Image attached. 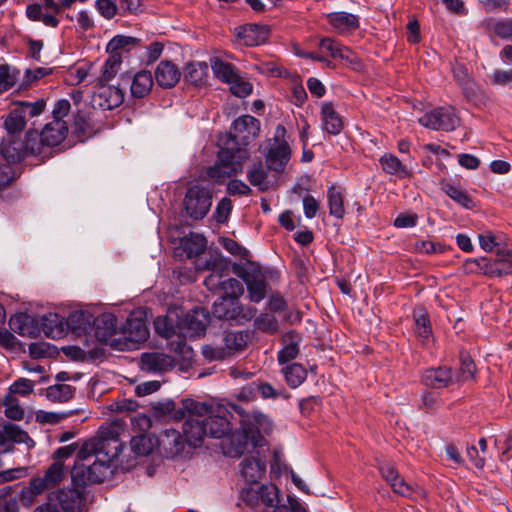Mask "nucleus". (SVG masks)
Returning a JSON list of instances; mask_svg holds the SVG:
<instances>
[{
  "label": "nucleus",
  "instance_id": "obj_1",
  "mask_svg": "<svg viewBox=\"0 0 512 512\" xmlns=\"http://www.w3.org/2000/svg\"><path fill=\"white\" fill-rule=\"evenodd\" d=\"M124 430L123 421L113 420L101 425L96 436L83 442L71 470L75 485L84 487L104 481L112 461L122 452L119 437Z\"/></svg>",
  "mask_w": 512,
  "mask_h": 512
},
{
  "label": "nucleus",
  "instance_id": "obj_2",
  "mask_svg": "<svg viewBox=\"0 0 512 512\" xmlns=\"http://www.w3.org/2000/svg\"><path fill=\"white\" fill-rule=\"evenodd\" d=\"M260 132V121L253 116L243 115L233 122L229 134L220 138L218 162L207 170V175L217 181L231 177L242 171L248 158L245 149Z\"/></svg>",
  "mask_w": 512,
  "mask_h": 512
},
{
  "label": "nucleus",
  "instance_id": "obj_3",
  "mask_svg": "<svg viewBox=\"0 0 512 512\" xmlns=\"http://www.w3.org/2000/svg\"><path fill=\"white\" fill-rule=\"evenodd\" d=\"M162 411L173 412V418L185 419L183 423V436L189 446L194 448L202 445L203 440L208 436L204 417L208 415L209 409L206 403L197 402L193 399H184L181 407L175 408L174 402H167L162 405Z\"/></svg>",
  "mask_w": 512,
  "mask_h": 512
},
{
  "label": "nucleus",
  "instance_id": "obj_4",
  "mask_svg": "<svg viewBox=\"0 0 512 512\" xmlns=\"http://www.w3.org/2000/svg\"><path fill=\"white\" fill-rule=\"evenodd\" d=\"M285 134V127L278 125L274 137L265 141L261 150L268 169L277 174L285 171L292 155L291 147L284 139Z\"/></svg>",
  "mask_w": 512,
  "mask_h": 512
},
{
  "label": "nucleus",
  "instance_id": "obj_5",
  "mask_svg": "<svg viewBox=\"0 0 512 512\" xmlns=\"http://www.w3.org/2000/svg\"><path fill=\"white\" fill-rule=\"evenodd\" d=\"M241 499L251 507H257L260 504L274 507L279 502V489L272 483H245L241 489Z\"/></svg>",
  "mask_w": 512,
  "mask_h": 512
},
{
  "label": "nucleus",
  "instance_id": "obj_6",
  "mask_svg": "<svg viewBox=\"0 0 512 512\" xmlns=\"http://www.w3.org/2000/svg\"><path fill=\"white\" fill-rule=\"evenodd\" d=\"M183 205L189 217L194 220L203 219L211 208L212 192L202 185H193L188 188Z\"/></svg>",
  "mask_w": 512,
  "mask_h": 512
},
{
  "label": "nucleus",
  "instance_id": "obj_7",
  "mask_svg": "<svg viewBox=\"0 0 512 512\" xmlns=\"http://www.w3.org/2000/svg\"><path fill=\"white\" fill-rule=\"evenodd\" d=\"M209 314L205 308L197 307L179 317L177 330L183 337H196L202 335L209 325Z\"/></svg>",
  "mask_w": 512,
  "mask_h": 512
},
{
  "label": "nucleus",
  "instance_id": "obj_8",
  "mask_svg": "<svg viewBox=\"0 0 512 512\" xmlns=\"http://www.w3.org/2000/svg\"><path fill=\"white\" fill-rule=\"evenodd\" d=\"M419 123L434 130L452 131L458 126L459 118L450 107H440L425 113Z\"/></svg>",
  "mask_w": 512,
  "mask_h": 512
},
{
  "label": "nucleus",
  "instance_id": "obj_9",
  "mask_svg": "<svg viewBox=\"0 0 512 512\" xmlns=\"http://www.w3.org/2000/svg\"><path fill=\"white\" fill-rule=\"evenodd\" d=\"M209 413L204 417L208 436L222 438L231 431V423L228 419V410L220 404L208 405Z\"/></svg>",
  "mask_w": 512,
  "mask_h": 512
},
{
  "label": "nucleus",
  "instance_id": "obj_10",
  "mask_svg": "<svg viewBox=\"0 0 512 512\" xmlns=\"http://www.w3.org/2000/svg\"><path fill=\"white\" fill-rule=\"evenodd\" d=\"M124 101L123 91L113 85L101 83L92 96V105L102 110H112Z\"/></svg>",
  "mask_w": 512,
  "mask_h": 512
},
{
  "label": "nucleus",
  "instance_id": "obj_11",
  "mask_svg": "<svg viewBox=\"0 0 512 512\" xmlns=\"http://www.w3.org/2000/svg\"><path fill=\"white\" fill-rule=\"evenodd\" d=\"M49 498L64 512H81L84 506V497L77 489H61L51 494Z\"/></svg>",
  "mask_w": 512,
  "mask_h": 512
},
{
  "label": "nucleus",
  "instance_id": "obj_12",
  "mask_svg": "<svg viewBox=\"0 0 512 512\" xmlns=\"http://www.w3.org/2000/svg\"><path fill=\"white\" fill-rule=\"evenodd\" d=\"M422 383L432 389L447 388L455 383L453 370L447 366L426 369L421 377Z\"/></svg>",
  "mask_w": 512,
  "mask_h": 512
},
{
  "label": "nucleus",
  "instance_id": "obj_13",
  "mask_svg": "<svg viewBox=\"0 0 512 512\" xmlns=\"http://www.w3.org/2000/svg\"><path fill=\"white\" fill-rule=\"evenodd\" d=\"M251 271L244 269L242 277L247 285L249 298L252 302L259 303L266 296V282L260 270L250 265Z\"/></svg>",
  "mask_w": 512,
  "mask_h": 512
},
{
  "label": "nucleus",
  "instance_id": "obj_14",
  "mask_svg": "<svg viewBox=\"0 0 512 512\" xmlns=\"http://www.w3.org/2000/svg\"><path fill=\"white\" fill-rule=\"evenodd\" d=\"M175 366L174 359L164 353L150 352L141 356L140 367L147 372H165Z\"/></svg>",
  "mask_w": 512,
  "mask_h": 512
},
{
  "label": "nucleus",
  "instance_id": "obj_15",
  "mask_svg": "<svg viewBox=\"0 0 512 512\" xmlns=\"http://www.w3.org/2000/svg\"><path fill=\"white\" fill-rule=\"evenodd\" d=\"M266 471V462L255 455L244 457L240 463V474L246 483L259 482Z\"/></svg>",
  "mask_w": 512,
  "mask_h": 512
},
{
  "label": "nucleus",
  "instance_id": "obj_16",
  "mask_svg": "<svg viewBox=\"0 0 512 512\" xmlns=\"http://www.w3.org/2000/svg\"><path fill=\"white\" fill-rule=\"evenodd\" d=\"M0 152L9 163H18L26 157L24 142L13 135L3 137Z\"/></svg>",
  "mask_w": 512,
  "mask_h": 512
},
{
  "label": "nucleus",
  "instance_id": "obj_17",
  "mask_svg": "<svg viewBox=\"0 0 512 512\" xmlns=\"http://www.w3.org/2000/svg\"><path fill=\"white\" fill-rule=\"evenodd\" d=\"M181 78L179 68L171 61L162 60L155 69V79L163 88L174 87Z\"/></svg>",
  "mask_w": 512,
  "mask_h": 512
},
{
  "label": "nucleus",
  "instance_id": "obj_18",
  "mask_svg": "<svg viewBox=\"0 0 512 512\" xmlns=\"http://www.w3.org/2000/svg\"><path fill=\"white\" fill-rule=\"evenodd\" d=\"M382 477L389 483L393 491L399 495L410 497L413 494V486L407 483L390 464L380 466Z\"/></svg>",
  "mask_w": 512,
  "mask_h": 512
},
{
  "label": "nucleus",
  "instance_id": "obj_19",
  "mask_svg": "<svg viewBox=\"0 0 512 512\" xmlns=\"http://www.w3.org/2000/svg\"><path fill=\"white\" fill-rule=\"evenodd\" d=\"M10 442L24 443L28 449L35 446L34 440L28 433L12 423L5 424L0 430V449L6 447Z\"/></svg>",
  "mask_w": 512,
  "mask_h": 512
},
{
  "label": "nucleus",
  "instance_id": "obj_20",
  "mask_svg": "<svg viewBox=\"0 0 512 512\" xmlns=\"http://www.w3.org/2000/svg\"><path fill=\"white\" fill-rule=\"evenodd\" d=\"M237 35L246 46H258L268 39L269 29L263 25L248 24L240 27Z\"/></svg>",
  "mask_w": 512,
  "mask_h": 512
},
{
  "label": "nucleus",
  "instance_id": "obj_21",
  "mask_svg": "<svg viewBox=\"0 0 512 512\" xmlns=\"http://www.w3.org/2000/svg\"><path fill=\"white\" fill-rule=\"evenodd\" d=\"M68 127L65 121L52 120L41 132V139L47 147L59 145L67 136Z\"/></svg>",
  "mask_w": 512,
  "mask_h": 512
},
{
  "label": "nucleus",
  "instance_id": "obj_22",
  "mask_svg": "<svg viewBox=\"0 0 512 512\" xmlns=\"http://www.w3.org/2000/svg\"><path fill=\"white\" fill-rule=\"evenodd\" d=\"M283 348L278 352L277 360L280 365L290 364L299 354L300 337L293 331L286 333L283 338Z\"/></svg>",
  "mask_w": 512,
  "mask_h": 512
},
{
  "label": "nucleus",
  "instance_id": "obj_23",
  "mask_svg": "<svg viewBox=\"0 0 512 512\" xmlns=\"http://www.w3.org/2000/svg\"><path fill=\"white\" fill-rule=\"evenodd\" d=\"M321 120L325 131L338 135L343 129V121L331 102H324L321 107Z\"/></svg>",
  "mask_w": 512,
  "mask_h": 512
},
{
  "label": "nucleus",
  "instance_id": "obj_24",
  "mask_svg": "<svg viewBox=\"0 0 512 512\" xmlns=\"http://www.w3.org/2000/svg\"><path fill=\"white\" fill-rule=\"evenodd\" d=\"M414 332L417 338L425 344L432 335V328L429 315L422 306L413 309Z\"/></svg>",
  "mask_w": 512,
  "mask_h": 512
},
{
  "label": "nucleus",
  "instance_id": "obj_25",
  "mask_svg": "<svg viewBox=\"0 0 512 512\" xmlns=\"http://www.w3.org/2000/svg\"><path fill=\"white\" fill-rule=\"evenodd\" d=\"M183 435L175 429H167L158 439L161 446L169 456H176L184 450Z\"/></svg>",
  "mask_w": 512,
  "mask_h": 512
},
{
  "label": "nucleus",
  "instance_id": "obj_26",
  "mask_svg": "<svg viewBox=\"0 0 512 512\" xmlns=\"http://www.w3.org/2000/svg\"><path fill=\"white\" fill-rule=\"evenodd\" d=\"M206 248V239L199 234H191L189 237H185L181 240V244L176 248V255L181 256L179 250L185 253L186 258H193L204 252Z\"/></svg>",
  "mask_w": 512,
  "mask_h": 512
},
{
  "label": "nucleus",
  "instance_id": "obj_27",
  "mask_svg": "<svg viewBox=\"0 0 512 512\" xmlns=\"http://www.w3.org/2000/svg\"><path fill=\"white\" fill-rule=\"evenodd\" d=\"M153 87V77L150 71L141 70L132 79L130 91L134 98H144Z\"/></svg>",
  "mask_w": 512,
  "mask_h": 512
},
{
  "label": "nucleus",
  "instance_id": "obj_28",
  "mask_svg": "<svg viewBox=\"0 0 512 512\" xmlns=\"http://www.w3.org/2000/svg\"><path fill=\"white\" fill-rule=\"evenodd\" d=\"M327 18L331 26L341 34L358 27L357 17L347 12H333Z\"/></svg>",
  "mask_w": 512,
  "mask_h": 512
},
{
  "label": "nucleus",
  "instance_id": "obj_29",
  "mask_svg": "<svg viewBox=\"0 0 512 512\" xmlns=\"http://www.w3.org/2000/svg\"><path fill=\"white\" fill-rule=\"evenodd\" d=\"M50 488L51 486L43 477H34L30 480L29 485L23 488L20 495L21 502L30 506L38 495Z\"/></svg>",
  "mask_w": 512,
  "mask_h": 512
},
{
  "label": "nucleus",
  "instance_id": "obj_30",
  "mask_svg": "<svg viewBox=\"0 0 512 512\" xmlns=\"http://www.w3.org/2000/svg\"><path fill=\"white\" fill-rule=\"evenodd\" d=\"M117 319L113 314H102L94 321L95 335L101 341H106L117 331Z\"/></svg>",
  "mask_w": 512,
  "mask_h": 512
},
{
  "label": "nucleus",
  "instance_id": "obj_31",
  "mask_svg": "<svg viewBox=\"0 0 512 512\" xmlns=\"http://www.w3.org/2000/svg\"><path fill=\"white\" fill-rule=\"evenodd\" d=\"M379 162L382 170L387 174L394 175L399 178L409 176L407 167L393 154H384L380 157Z\"/></svg>",
  "mask_w": 512,
  "mask_h": 512
},
{
  "label": "nucleus",
  "instance_id": "obj_32",
  "mask_svg": "<svg viewBox=\"0 0 512 512\" xmlns=\"http://www.w3.org/2000/svg\"><path fill=\"white\" fill-rule=\"evenodd\" d=\"M463 271L466 274H482L487 277H493L492 259L469 258L463 263Z\"/></svg>",
  "mask_w": 512,
  "mask_h": 512
},
{
  "label": "nucleus",
  "instance_id": "obj_33",
  "mask_svg": "<svg viewBox=\"0 0 512 512\" xmlns=\"http://www.w3.org/2000/svg\"><path fill=\"white\" fill-rule=\"evenodd\" d=\"M207 76L208 65L205 62H193L185 67L184 80L188 83L202 85L206 82Z\"/></svg>",
  "mask_w": 512,
  "mask_h": 512
},
{
  "label": "nucleus",
  "instance_id": "obj_34",
  "mask_svg": "<svg viewBox=\"0 0 512 512\" xmlns=\"http://www.w3.org/2000/svg\"><path fill=\"white\" fill-rule=\"evenodd\" d=\"M211 68L215 76L222 82L230 84L238 80V72L235 67L228 62H224L219 58L211 60Z\"/></svg>",
  "mask_w": 512,
  "mask_h": 512
},
{
  "label": "nucleus",
  "instance_id": "obj_35",
  "mask_svg": "<svg viewBox=\"0 0 512 512\" xmlns=\"http://www.w3.org/2000/svg\"><path fill=\"white\" fill-rule=\"evenodd\" d=\"M282 374L285 377L286 383L291 388L300 386L307 377L306 369L298 363H290L282 365Z\"/></svg>",
  "mask_w": 512,
  "mask_h": 512
},
{
  "label": "nucleus",
  "instance_id": "obj_36",
  "mask_svg": "<svg viewBox=\"0 0 512 512\" xmlns=\"http://www.w3.org/2000/svg\"><path fill=\"white\" fill-rule=\"evenodd\" d=\"M236 304L237 301H234L231 297L220 296L213 303L212 313L219 319H232L237 314Z\"/></svg>",
  "mask_w": 512,
  "mask_h": 512
},
{
  "label": "nucleus",
  "instance_id": "obj_37",
  "mask_svg": "<svg viewBox=\"0 0 512 512\" xmlns=\"http://www.w3.org/2000/svg\"><path fill=\"white\" fill-rule=\"evenodd\" d=\"M130 445L135 454L145 456L158 446V439L150 435L140 434L132 437Z\"/></svg>",
  "mask_w": 512,
  "mask_h": 512
},
{
  "label": "nucleus",
  "instance_id": "obj_38",
  "mask_svg": "<svg viewBox=\"0 0 512 512\" xmlns=\"http://www.w3.org/2000/svg\"><path fill=\"white\" fill-rule=\"evenodd\" d=\"M25 125L26 120L17 106L4 117L3 126L7 135L16 136L25 128Z\"/></svg>",
  "mask_w": 512,
  "mask_h": 512
},
{
  "label": "nucleus",
  "instance_id": "obj_39",
  "mask_svg": "<svg viewBox=\"0 0 512 512\" xmlns=\"http://www.w3.org/2000/svg\"><path fill=\"white\" fill-rule=\"evenodd\" d=\"M247 178L250 184L257 187L260 191L269 189L268 173L261 163L253 164L247 170Z\"/></svg>",
  "mask_w": 512,
  "mask_h": 512
},
{
  "label": "nucleus",
  "instance_id": "obj_40",
  "mask_svg": "<svg viewBox=\"0 0 512 512\" xmlns=\"http://www.w3.org/2000/svg\"><path fill=\"white\" fill-rule=\"evenodd\" d=\"M75 392V387L69 384H55L46 389V397L55 403H64L69 401Z\"/></svg>",
  "mask_w": 512,
  "mask_h": 512
},
{
  "label": "nucleus",
  "instance_id": "obj_41",
  "mask_svg": "<svg viewBox=\"0 0 512 512\" xmlns=\"http://www.w3.org/2000/svg\"><path fill=\"white\" fill-rule=\"evenodd\" d=\"M329 213L335 218L342 219L345 215L344 200L342 193L331 186L327 192Z\"/></svg>",
  "mask_w": 512,
  "mask_h": 512
},
{
  "label": "nucleus",
  "instance_id": "obj_42",
  "mask_svg": "<svg viewBox=\"0 0 512 512\" xmlns=\"http://www.w3.org/2000/svg\"><path fill=\"white\" fill-rule=\"evenodd\" d=\"M32 318L26 314H17L10 318V329L21 336H31L34 333Z\"/></svg>",
  "mask_w": 512,
  "mask_h": 512
},
{
  "label": "nucleus",
  "instance_id": "obj_43",
  "mask_svg": "<svg viewBox=\"0 0 512 512\" xmlns=\"http://www.w3.org/2000/svg\"><path fill=\"white\" fill-rule=\"evenodd\" d=\"M250 341V334L248 332H230L224 337V343L229 352L242 351Z\"/></svg>",
  "mask_w": 512,
  "mask_h": 512
},
{
  "label": "nucleus",
  "instance_id": "obj_44",
  "mask_svg": "<svg viewBox=\"0 0 512 512\" xmlns=\"http://www.w3.org/2000/svg\"><path fill=\"white\" fill-rule=\"evenodd\" d=\"M441 189L456 203L460 204L465 208H471L473 205L472 199L468 196V194L462 190L461 188L445 182L442 183Z\"/></svg>",
  "mask_w": 512,
  "mask_h": 512
},
{
  "label": "nucleus",
  "instance_id": "obj_45",
  "mask_svg": "<svg viewBox=\"0 0 512 512\" xmlns=\"http://www.w3.org/2000/svg\"><path fill=\"white\" fill-rule=\"evenodd\" d=\"M19 71L7 64L0 65V93L9 91L17 83Z\"/></svg>",
  "mask_w": 512,
  "mask_h": 512
},
{
  "label": "nucleus",
  "instance_id": "obj_46",
  "mask_svg": "<svg viewBox=\"0 0 512 512\" xmlns=\"http://www.w3.org/2000/svg\"><path fill=\"white\" fill-rule=\"evenodd\" d=\"M22 141L25 145L26 156L42 154L46 146L41 139V133L39 134L37 131H28L25 134V139Z\"/></svg>",
  "mask_w": 512,
  "mask_h": 512
},
{
  "label": "nucleus",
  "instance_id": "obj_47",
  "mask_svg": "<svg viewBox=\"0 0 512 512\" xmlns=\"http://www.w3.org/2000/svg\"><path fill=\"white\" fill-rule=\"evenodd\" d=\"M262 417V414H254L252 416L256 423H258ZM241 428L244 434V438L246 440H251L253 442V446H255L257 444V438L259 437V431L255 424L251 421V416L249 414L246 416L242 415Z\"/></svg>",
  "mask_w": 512,
  "mask_h": 512
},
{
  "label": "nucleus",
  "instance_id": "obj_48",
  "mask_svg": "<svg viewBox=\"0 0 512 512\" xmlns=\"http://www.w3.org/2000/svg\"><path fill=\"white\" fill-rule=\"evenodd\" d=\"M460 363L459 372L455 375V383L471 380L475 375L476 367L469 355L461 353Z\"/></svg>",
  "mask_w": 512,
  "mask_h": 512
},
{
  "label": "nucleus",
  "instance_id": "obj_49",
  "mask_svg": "<svg viewBox=\"0 0 512 512\" xmlns=\"http://www.w3.org/2000/svg\"><path fill=\"white\" fill-rule=\"evenodd\" d=\"M3 404L6 407L5 415L7 418L20 421L24 418V410L19 405V401L16 396L7 394L3 399Z\"/></svg>",
  "mask_w": 512,
  "mask_h": 512
},
{
  "label": "nucleus",
  "instance_id": "obj_50",
  "mask_svg": "<svg viewBox=\"0 0 512 512\" xmlns=\"http://www.w3.org/2000/svg\"><path fill=\"white\" fill-rule=\"evenodd\" d=\"M67 325L75 332H87L91 328L89 316L84 312H73L67 319Z\"/></svg>",
  "mask_w": 512,
  "mask_h": 512
},
{
  "label": "nucleus",
  "instance_id": "obj_51",
  "mask_svg": "<svg viewBox=\"0 0 512 512\" xmlns=\"http://www.w3.org/2000/svg\"><path fill=\"white\" fill-rule=\"evenodd\" d=\"M24 118L36 117L42 114L46 107V101L44 99H38L35 102L21 101L16 104Z\"/></svg>",
  "mask_w": 512,
  "mask_h": 512
},
{
  "label": "nucleus",
  "instance_id": "obj_52",
  "mask_svg": "<svg viewBox=\"0 0 512 512\" xmlns=\"http://www.w3.org/2000/svg\"><path fill=\"white\" fill-rule=\"evenodd\" d=\"M121 63V55L119 53H111L104 63L100 81L103 82L112 79L116 75Z\"/></svg>",
  "mask_w": 512,
  "mask_h": 512
},
{
  "label": "nucleus",
  "instance_id": "obj_53",
  "mask_svg": "<svg viewBox=\"0 0 512 512\" xmlns=\"http://www.w3.org/2000/svg\"><path fill=\"white\" fill-rule=\"evenodd\" d=\"M154 328L157 334L169 339L172 336L179 334L177 326L174 327L173 320L169 317H157L154 321Z\"/></svg>",
  "mask_w": 512,
  "mask_h": 512
},
{
  "label": "nucleus",
  "instance_id": "obj_54",
  "mask_svg": "<svg viewBox=\"0 0 512 512\" xmlns=\"http://www.w3.org/2000/svg\"><path fill=\"white\" fill-rule=\"evenodd\" d=\"M483 9L488 13H504L512 12L511 0H479Z\"/></svg>",
  "mask_w": 512,
  "mask_h": 512
},
{
  "label": "nucleus",
  "instance_id": "obj_55",
  "mask_svg": "<svg viewBox=\"0 0 512 512\" xmlns=\"http://www.w3.org/2000/svg\"><path fill=\"white\" fill-rule=\"evenodd\" d=\"M52 487L59 484L64 477V464L61 461L53 462L42 476Z\"/></svg>",
  "mask_w": 512,
  "mask_h": 512
},
{
  "label": "nucleus",
  "instance_id": "obj_56",
  "mask_svg": "<svg viewBox=\"0 0 512 512\" xmlns=\"http://www.w3.org/2000/svg\"><path fill=\"white\" fill-rule=\"evenodd\" d=\"M254 326L256 329L269 334H274L278 331L277 319L267 313L259 315L254 321Z\"/></svg>",
  "mask_w": 512,
  "mask_h": 512
},
{
  "label": "nucleus",
  "instance_id": "obj_57",
  "mask_svg": "<svg viewBox=\"0 0 512 512\" xmlns=\"http://www.w3.org/2000/svg\"><path fill=\"white\" fill-rule=\"evenodd\" d=\"M342 47L343 45L340 42L329 37L320 39L318 43L319 52L322 55H328L333 59H338Z\"/></svg>",
  "mask_w": 512,
  "mask_h": 512
},
{
  "label": "nucleus",
  "instance_id": "obj_58",
  "mask_svg": "<svg viewBox=\"0 0 512 512\" xmlns=\"http://www.w3.org/2000/svg\"><path fill=\"white\" fill-rule=\"evenodd\" d=\"M220 292H222V297H231L234 301H236L238 296L243 292V286L237 279L228 277V275H226Z\"/></svg>",
  "mask_w": 512,
  "mask_h": 512
},
{
  "label": "nucleus",
  "instance_id": "obj_59",
  "mask_svg": "<svg viewBox=\"0 0 512 512\" xmlns=\"http://www.w3.org/2000/svg\"><path fill=\"white\" fill-rule=\"evenodd\" d=\"M488 30L501 39H511L509 18L490 21L487 23Z\"/></svg>",
  "mask_w": 512,
  "mask_h": 512
},
{
  "label": "nucleus",
  "instance_id": "obj_60",
  "mask_svg": "<svg viewBox=\"0 0 512 512\" xmlns=\"http://www.w3.org/2000/svg\"><path fill=\"white\" fill-rule=\"evenodd\" d=\"M138 42L139 40L135 37L117 35L109 41L107 45V51L110 53H117L118 50L124 49L128 46L136 45Z\"/></svg>",
  "mask_w": 512,
  "mask_h": 512
},
{
  "label": "nucleus",
  "instance_id": "obj_61",
  "mask_svg": "<svg viewBox=\"0 0 512 512\" xmlns=\"http://www.w3.org/2000/svg\"><path fill=\"white\" fill-rule=\"evenodd\" d=\"M95 8L106 20H111L119 14L118 3L112 0H97L95 2Z\"/></svg>",
  "mask_w": 512,
  "mask_h": 512
},
{
  "label": "nucleus",
  "instance_id": "obj_62",
  "mask_svg": "<svg viewBox=\"0 0 512 512\" xmlns=\"http://www.w3.org/2000/svg\"><path fill=\"white\" fill-rule=\"evenodd\" d=\"M34 386L33 381L26 378H19L10 385L8 394L27 396L33 392Z\"/></svg>",
  "mask_w": 512,
  "mask_h": 512
},
{
  "label": "nucleus",
  "instance_id": "obj_63",
  "mask_svg": "<svg viewBox=\"0 0 512 512\" xmlns=\"http://www.w3.org/2000/svg\"><path fill=\"white\" fill-rule=\"evenodd\" d=\"M493 277L512 275V259L496 257L492 260Z\"/></svg>",
  "mask_w": 512,
  "mask_h": 512
},
{
  "label": "nucleus",
  "instance_id": "obj_64",
  "mask_svg": "<svg viewBox=\"0 0 512 512\" xmlns=\"http://www.w3.org/2000/svg\"><path fill=\"white\" fill-rule=\"evenodd\" d=\"M441 405V399L438 395L425 391L421 395V408L428 412L436 411Z\"/></svg>",
  "mask_w": 512,
  "mask_h": 512
}]
</instances>
